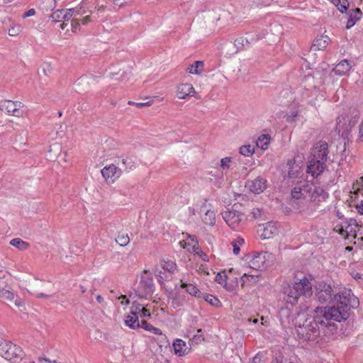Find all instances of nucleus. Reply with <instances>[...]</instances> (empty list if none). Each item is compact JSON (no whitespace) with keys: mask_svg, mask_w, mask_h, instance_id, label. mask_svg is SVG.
<instances>
[{"mask_svg":"<svg viewBox=\"0 0 363 363\" xmlns=\"http://www.w3.org/2000/svg\"><path fill=\"white\" fill-rule=\"evenodd\" d=\"M342 317L335 308L316 307L314 315L296 327L297 335L305 341H314L320 336L329 340L337 330V325L333 321L340 323Z\"/></svg>","mask_w":363,"mask_h":363,"instance_id":"nucleus-1","label":"nucleus"},{"mask_svg":"<svg viewBox=\"0 0 363 363\" xmlns=\"http://www.w3.org/2000/svg\"><path fill=\"white\" fill-rule=\"evenodd\" d=\"M315 297L321 303H333V306L324 308H333L340 312L342 316V321L347 320L351 309L359 306V299L352 294L350 290L341 291L332 280L316 281Z\"/></svg>","mask_w":363,"mask_h":363,"instance_id":"nucleus-2","label":"nucleus"},{"mask_svg":"<svg viewBox=\"0 0 363 363\" xmlns=\"http://www.w3.org/2000/svg\"><path fill=\"white\" fill-rule=\"evenodd\" d=\"M328 153V144L325 141L319 140L313 145L307 166V172L313 177H318L325 169Z\"/></svg>","mask_w":363,"mask_h":363,"instance_id":"nucleus-3","label":"nucleus"},{"mask_svg":"<svg viewBox=\"0 0 363 363\" xmlns=\"http://www.w3.org/2000/svg\"><path fill=\"white\" fill-rule=\"evenodd\" d=\"M312 285L308 279L303 278L298 281L287 284L283 288L284 300L294 306L298 303L301 297H310L312 295Z\"/></svg>","mask_w":363,"mask_h":363,"instance_id":"nucleus-4","label":"nucleus"},{"mask_svg":"<svg viewBox=\"0 0 363 363\" xmlns=\"http://www.w3.org/2000/svg\"><path fill=\"white\" fill-rule=\"evenodd\" d=\"M312 184L303 182L294 186L291 191V199L289 203L291 207L301 213L310 215L313 211V208L309 206L306 197L311 191Z\"/></svg>","mask_w":363,"mask_h":363,"instance_id":"nucleus-5","label":"nucleus"},{"mask_svg":"<svg viewBox=\"0 0 363 363\" xmlns=\"http://www.w3.org/2000/svg\"><path fill=\"white\" fill-rule=\"evenodd\" d=\"M0 346V354L6 360L12 363H28V358L19 346L9 341H4Z\"/></svg>","mask_w":363,"mask_h":363,"instance_id":"nucleus-6","label":"nucleus"},{"mask_svg":"<svg viewBox=\"0 0 363 363\" xmlns=\"http://www.w3.org/2000/svg\"><path fill=\"white\" fill-rule=\"evenodd\" d=\"M238 206L234 204L232 209L222 213V216L226 223L233 230H238L245 224L247 217L237 208Z\"/></svg>","mask_w":363,"mask_h":363,"instance_id":"nucleus-7","label":"nucleus"},{"mask_svg":"<svg viewBox=\"0 0 363 363\" xmlns=\"http://www.w3.org/2000/svg\"><path fill=\"white\" fill-rule=\"evenodd\" d=\"M359 118L358 111H353V116L350 118L338 117L337 118L336 130L340 135L344 138H348L353 127L357 123Z\"/></svg>","mask_w":363,"mask_h":363,"instance_id":"nucleus-8","label":"nucleus"},{"mask_svg":"<svg viewBox=\"0 0 363 363\" xmlns=\"http://www.w3.org/2000/svg\"><path fill=\"white\" fill-rule=\"evenodd\" d=\"M154 291L153 278L150 274L145 271L141 275L136 293L140 298H147V296H152Z\"/></svg>","mask_w":363,"mask_h":363,"instance_id":"nucleus-9","label":"nucleus"},{"mask_svg":"<svg viewBox=\"0 0 363 363\" xmlns=\"http://www.w3.org/2000/svg\"><path fill=\"white\" fill-rule=\"evenodd\" d=\"M23 104L21 101H13L11 100H4L0 102V109L7 113L9 115L21 117L23 116V111L21 108Z\"/></svg>","mask_w":363,"mask_h":363,"instance_id":"nucleus-10","label":"nucleus"},{"mask_svg":"<svg viewBox=\"0 0 363 363\" xmlns=\"http://www.w3.org/2000/svg\"><path fill=\"white\" fill-rule=\"evenodd\" d=\"M328 193L323 188L312 184L311 191L308 194V196L311 197L309 206L312 205L311 203L315 205H319L320 203L325 201L328 198Z\"/></svg>","mask_w":363,"mask_h":363,"instance_id":"nucleus-11","label":"nucleus"},{"mask_svg":"<svg viewBox=\"0 0 363 363\" xmlns=\"http://www.w3.org/2000/svg\"><path fill=\"white\" fill-rule=\"evenodd\" d=\"M101 172L106 182L113 183L121 177L122 171L115 164H111L109 166L104 167L101 169Z\"/></svg>","mask_w":363,"mask_h":363,"instance_id":"nucleus-12","label":"nucleus"},{"mask_svg":"<svg viewBox=\"0 0 363 363\" xmlns=\"http://www.w3.org/2000/svg\"><path fill=\"white\" fill-rule=\"evenodd\" d=\"M266 255L267 252H254L248 262L249 267L257 271L265 268V262L267 260Z\"/></svg>","mask_w":363,"mask_h":363,"instance_id":"nucleus-13","label":"nucleus"},{"mask_svg":"<svg viewBox=\"0 0 363 363\" xmlns=\"http://www.w3.org/2000/svg\"><path fill=\"white\" fill-rule=\"evenodd\" d=\"M0 296L7 300L13 298V294L8 284V275L3 271H0Z\"/></svg>","mask_w":363,"mask_h":363,"instance_id":"nucleus-14","label":"nucleus"},{"mask_svg":"<svg viewBox=\"0 0 363 363\" xmlns=\"http://www.w3.org/2000/svg\"><path fill=\"white\" fill-rule=\"evenodd\" d=\"M247 186L251 192L259 194L263 192L267 188V180L261 177H257L252 181H248Z\"/></svg>","mask_w":363,"mask_h":363,"instance_id":"nucleus-15","label":"nucleus"},{"mask_svg":"<svg viewBox=\"0 0 363 363\" xmlns=\"http://www.w3.org/2000/svg\"><path fill=\"white\" fill-rule=\"evenodd\" d=\"M259 38L258 34H252L248 38L239 37L235 40L234 45L238 50H240L249 48L252 42L257 41Z\"/></svg>","mask_w":363,"mask_h":363,"instance_id":"nucleus-16","label":"nucleus"},{"mask_svg":"<svg viewBox=\"0 0 363 363\" xmlns=\"http://www.w3.org/2000/svg\"><path fill=\"white\" fill-rule=\"evenodd\" d=\"M348 16L347 24H346V28L350 29L352 26H354V24L361 19L362 16V12L359 8L350 9L348 11V12L346 13Z\"/></svg>","mask_w":363,"mask_h":363,"instance_id":"nucleus-17","label":"nucleus"},{"mask_svg":"<svg viewBox=\"0 0 363 363\" xmlns=\"http://www.w3.org/2000/svg\"><path fill=\"white\" fill-rule=\"evenodd\" d=\"M262 228L259 230L260 232V237L262 239H269L277 233V228L271 222H267L262 225H259Z\"/></svg>","mask_w":363,"mask_h":363,"instance_id":"nucleus-18","label":"nucleus"},{"mask_svg":"<svg viewBox=\"0 0 363 363\" xmlns=\"http://www.w3.org/2000/svg\"><path fill=\"white\" fill-rule=\"evenodd\" d=\"M352 67V62H350L347 60H343L340 61L333 69V72L336 75H345L348 73Z\"/></svg>","mask_w":363,"mask_h":363,"instance_id":"nucleus-19","label":"nucleus"},{"mask_svg":"<svg viewBox=\"0 0 363 363\" xmlns=\"http://www.w3.org/2000/svg\"><path fill=\"white\" fill-rule=\"evenodd\" d=\"M318 96V90H310L308 89H301V97L306 100L307 103L313 106L316 107V96Z\"/></svg>","mask_w":363,"mask_h":363,"instance_id":"nucleus-20","label":"nucleus"},{"mask_svg":"<svg viewBox=\"0 0 363 363\" xmlns=\"http://www.w3.org/2000/svg\"><path fill=\"white\" fill-rule=\"evenodd\" d=\"M191 93H195L194 88L191 84H182L177 86V95L179 99H186Z\"/></svg>","mask_w":363,"mask_h":363,"instance_id":"nucleus-21","label":"nucleus"},{"mask_svg":"<svg viewBox=\"0 0 363 363\" xmlns=\"http://www.w3.org/2000/svg\"><path fill=\"white\" fill-rule=\"evenodd\" d=\"M206 204L203 203L201 207V211H205L204 215L202 216L203 222L208 225H214L216 223V213L213 211L211 210H205Z\"/></svg>","mask_w":363,"mask_h":363,"instance_id":"nucleus-22","label":"nucleus"},{"mask_svg":"<svg viewBox=\"0 0 363 363\" xmlns=\"http://www.w3.org/2000/svg\"><path fill=\"white\" fill-rule=\"evenodd\" d=\"M287 166L289 167L287 177L289 179L297 178L299 175V171L301 167L298 164H296L295 160H289L287 162Z\"/></svg>","mask_w":363,"mask_h":363,"instance_id":"nucleus-23","label":"nucleus"},{"mask_svg":"<svg viewBox=\"0 0 363 363\" xmlns=\"http://www.w3.org/2000/svg\"><path fill=\"white\" fill-rule=\"evenodd\" d=\"M173 347L176 354L179 356H184L186 354L188 347L186 342L181 339H177L173 342Z\"/></svg>","mask_w":363,"mask_h":363,"instance_id":"nucleus-24","label":"nucleus"},{"mask_svg":"<svg viewBox=\"0 0 363 363\" xmlns=\"http://www.w3.org/2000/svg\"><path fill=\"white\" fill-rule=\"evenodd\" d=\"M181 282H182L181 288L185 289L186 291L189 294H190L196 298H200L201 297L203 293L201 292V291L196 286H194L191 284L184 283L182 281V280H181Z\"/></svg>","mask_w":363,"mask_h":363,"instance_id":"nucleus-25","label":"nucleus"},{"mask_svg":"<svg viewBox=\"0 0 363 363\" xmlns=\"http://www.w3.org/2000/svg\"><path fill=\"white\" fill-rule=\"evenodd\" d=\"M75 10L73 16L74 18L71 21V26L72 28V31L76 32L77 29L79 28V17H81L83 14L86 13L84 10H82V8H76L74 9Z\"/></svg>","mask_w":363,"mask_h":363,"instance_id":"nucleus-26","label":"nucleus"},{"mask_svg":"<svg viewBox=\"0 0 363 363\" xmlns=\"http://www.w3.org/2000/svg\"><path fill=\"white\" fill-rule=\"evenodd\" d=\"M118 165L122 164L125 171L133 169L136 167L135 162L131 157H121L118 158Z\"/></svg>","mask_w":363,"mask_h":363,"instance_id":"nucleus-27","label":"nucleus"},{"mask_svg":"<svg viewBox=\"0 0 363 363\" xmlns=\"http://www.w3.org/2000/svg\"><path fill=\"white\" fill-rule=\"evenodd\" d=\"M140 328H143L147 331H150L155 335H161L162 339L164 340L167 338L166 335L162 334V332L160 328L154 327L150 323H147L146 320L141 321Z\"/></svg>","mask_w":363,"mask_h":363,"instance_id":"nucleus-28","label":"nucleus"},{"mask_svg":"<svg viewBox=\"0 0 363 363\" xmlns=\"http://www.w3.org/2000/svg\"><path fill=\"white\" fill-rule=\"evenodd\" d=\"M329 41L330 38L327 35H320L314 40L313 47L319 50H323L328 46Z\"/></svg>","mask_w":363,"mask_h":363,"instance_id":"nucleus-29","label":"nucleus"},{"mask_svg":"<svg viewBox=\"0 0 363 363\" xmlns=\"http://www.w3.org/2000/svg\"><path fill=\"white\" fill-rule=\"evenodd\" d=\"M125 323L127 326L134 330L140 328L138 315L129 314L125 320Z\"/></svg>","mask_w":363,"mask_h":363,"instance_id":"nucleus-30","label":"nucleus"},{"mask_svg":"<svg viewBox=\"0 0 363 363\" xmlns=\"http://www.w3.org/2000/svg\"><path fill=\"white\" fill-rule=\"evenodd\" d=\"M201 298H203L212 306L220 308L222 306V303L220 301V300L212 294L203 293Z\"/></svg>","mask_w":363,"mask_h":363,"instance_id":"nucleus-31","label":"nucleus"},{"mask_svg":"<svg viewBox=\"0 0 363 363\" xmlns=\"http://www.w3.org/2000/svg\"><path fill=\"white\" fill-rule=\"evenodd\" d=\"M203 69V61H196L193 65L187 68V71L194 74H200Z\"/></svg>","mask_w":363,"mask_h":363,"instance_id":"nucleus-32","label":"nucleus"},{"mask_svg":"<svg viewBox=\"0 0 363 363\" xmlns=\"http://www.w3.org/2000/svg\"><path fill=\"white\" fill-rule=\"evenodd\" d=\"M10 244L21 251L27 250L30 246L29 243L18 238L12 239Z\"/></svg>","mask_w":363,"mask_h":363,"instance_id":"nucleus-33","label":"nucleus"},{"mask_svg":"<svg viewBox=\"0 0 363 363\" xmlns=\"http://www.w3.org/2000/svg\"><path fill=\"white\" fill-rule=\"evenodd\" d=\"M269 140L270 138L269 135L263 134L257 138L256 145L261 149L266 150L269 143Z\"/></svg>","mask_w":363,"mask_h":363,"instance_id":"nucleus-34","label":"nucleus"},{"mask_svg":"<svg viewBox=\"0 0 363 363\" xmlns=\"http://www.w3.org/2000/svg\"><path fill=\"white\" fill-rule=\"evenodd\" d=\"M252 218L259 220H264L265 212L262 208H254L250 213Z\"/></svg>","mask_w":363,"mask_h":363,"instance_id":"nucleus-35","label":"nucleus"},{"mask_svg":"<svg viewBox=\"0 0 363 363\" xmlns=\"http://www.w3.org/2000/svg\"><path fill=\"white\" fill-rule=\"evenodd\" d=\"M227 279H228V277L227 275L225 274V272H218L216 276V279L215 280L219 284H221V285H223L228 291L231 290V286H227Z\"/></svg>","mask_w":363,"mask_h":363,"instance_id":"nucleus-36","label":"nucleus"},{"mask_svg":"<svg viewBox=\"0 0 363 363\" xmlns=\"http://www.w3.org/2000/svg\"><path fill=\"white\" fill-rule=\"evenodd\" d=\"M162 267L164 270H166L170 273H173L177 269V264L174 262L171 261V260L164 261L162 263Z\"/></svg>","mask_w":363,"mask_h":363,"instance_id":"nucleus-37","label":"nucleus"},{"mask_svg":"<svg viewBox=\"0 0 363 363\" xmlns=\"http://www.w3.org/2000/svg\"><path fill=\"white\" fill-rule=\"evenodd\" d=\"M244 243H245L244 239L242 238H240V237L236 238L235 240H234L232 242V245L233 247V251L235 255L239 254V252L240 251V246L242 245Z\"/></svg>","mask_w":363,"mask_h":363,"instance_id":"nucleus-38","label":"nucleus"},{"mask_svg":"<svg viewBox=\"0 0 363 363\" xmlns=\"http://www.w3.org/2000/svg\"><path fill=\"white\" fill-rule=\"evenodd\" d=\"M255 152V148L250 145H242L240 147V153L244 156H250Z\"/></svg>","mask_w":363,"mask_h":363,"instance_id":"nucleus-39","label":"nucleus"},{"mask_svg":"<svg viewBox=\"0 0 363 363\" xmlns=\"http://www.w3.org/2000/svg\"><path fill=\"white\" fill-rule=\"evenodd\" d=\"M280 320L282 323L288 320L290 315H291V311L287 307L286 308H281V310L279 312Z\"/></svg>","mask_w":363,"mask_h":363,"instance_id":"nucleus-40","label":"nucleus"},{"mask_svg":"<svg viewBox=\"0 0 363 363\" xmlns=\"http://www.w3.org/2000/svg\"><path fill=\"white\" fill-rule=\"evenodd\" d=\"M116 241L121 246H125L129 243L130 238L128 234H121L118 235V237L116 238Z\"/></svg>","mask_w":363,"mask_h":363,"instance_id":"nucleus-41","label":"nucleus"},{"mask_svg":"<svg viewBox=\"0 0 363 363\" xmlns=\"http://www.w3.org/2000/svg\"><path fill=\"white\" fill-rule=\"evenodd\" d=\"M63 13H65L64 9L56 10L52 13L51 18L54 21H62L64 20Z\"/></svg>","mask_w":363,"mask_h":363,"instance_id":"nucleus-42","label":"nucleus"},{"mask_svg":"<svg viewBox=\"0 0 363 363\" xmlns=\"http://www.w3.org/2000/svg\"><path fill=\"white\" fill-rule=\"evenodd\" d=\"M74 11H75V10L74 9H69L65 10V13H63V17H64L63 21H68L72 17L74 18L73 15H74Z\"/></svg>","mask_w":363,"mask_h":363,"instance_id":"nucleus-43","label":"nucleus"},{"mask_svg":"<svg viewBox=\"0 0 363 363\" xmlns=\"http://www.w3.org/2000/svg\"><path fill=\"white\" fill-rule=\"evenodd\" d=\"M140 307L141 305L140 303H138L136 302L133 303V305L130 307V313L133 315L135 314L138 315L142 309Z\"/></svg>","mask_w":363,"mask_h":363,"instance_id":"nucleus-44","label":"nucleus"},{"mask_svg":"<svg viewBox=\"0 0 363 363\" xmlns=\"http://www.w3.org/2000/svg\"><path fill=\"white\" fill-rule=\"evenodd\" d=\"M230 162H231V157H227L223 158L220 160V167L223 169H228L230 167Z\"/></svg>","mask_w":363,"mask_h":363,"instance_id":"nucleus-45","label":"nucleus"},{"mask_svg":"<svg viewBox=\"0 0 363 363\" xmlns=\"http://www.w3.org/2000/svg\"><path fill=\"white\" fill-rule=\"evenodd\" d=\"M128 104L130 105H135L136 107L138 108H142V107H144V106H149L150 105H152V101H148L147 102H134V101H128Z\"/></svg>","mask_w":363,"mask_h":363,"instance_id":"nucleus-46","label":"nucleus"},{"mask_svg":"<svg viewBox=\"0 0 363 363\" xmlns=\"http://www.w3.org/2000/svg\"><path fill=\"white\" fill-rule=\"evenodd\" d=\"M340 1H341V2L339 5L338 10L341 13H344V12L347 11V10L348 9L349 2L347 0H340Z\"/></svg>","mask_w":363,"mask_h":363,"instance_id":"nucleus-47","label":"nucleus"},{"mask_svg":"<svg viewBox=\"0 0 363 363\" xmlns=\"http://www.w3.org/2000/svg\"><path fill=\"white\" fill-rule=\"evenodd\" d=\"M257 277L258 275H248L246 273H245L242 277L241 281H242V284H244L247 281H250L251 279H255V277Z\"/></svg>","mask_w":363,"mask_h":363,"instance_id":"nucleus-48","label":"nucleus"},{"mask_svg":"<svg viewBox=\"0 0 363 363\" xmlns=\"http://www.w3.org/2000/svg\"><path fill=\"white\" fill-rule=\"evenodd\" d=\"M139 315L141 318H150L151 317V313H150V311L145 308H143L141 309V311L139 313Z\"/></svg>","mask_w":363,"mask_h":363,"instance_id":"nucleus-49","label":"nucleus"},{"mask_svg":"<svg viewBox=\"0 0 363 363\" xmlns=\"http://www.w3.org/2000/svg\"><path fill=\"white\" fill-rule=\"evenodd\" d=\"M35 14V10L34 9H30L23 14V18H26L30 16H33Z\"/></svg>","mask_w":363,"mask_h":363,"instance_id":"nucleus-50","label":"nucleus"},{"mask_svg":"<svg viewBox=\"0 0 363 363\" xmlns=\"http://www.w3.org/2000/svg\"><path fill=\"white\" fill-rule=\"evenodd\" d=\"M91 21V17L90 15L86 16L85 17H83L82 18H79V23L82 25H86L89 22Z\"/></svg>","mask_w":363,"mask_h":363,"instance_id":"nucleus-51","label":"nucleus"},{"mask_svg":"<svg viewBox=\"0 0 363 363\" xmlns=\"http://www.w3.org/2000/svg\"><path fill=\"white\" fill-rule=\"evenodd\" d=\"M129 0H113V4L116 6H122L125 4Z\"/></svg>","mask_w":363,"mask_h":363,"instance_id":"nucleus-52","label":"nucleus"},{"mask_svg":"<svg viewBox=\"0 0 363 363\" xmlns=\"http://www.w3.org/2000/svg\"><path fill=\"white\" fill-rule=\"evenodd\" d=\"M359 139L363 142V123H361L359 127Z\"/></svg>","mask_w":363,"mask_h":363,"instance_id":"nucleus-53","label":"nucleus"},{"mask_svg":"<svg viewBox=\"0 0 363 363\" xmlns=\"http://www.w3.org/2000/svg\"><path fill=\"white\" fill-rule=\"evenodd\" d=\"M356 208L359 214L363 215V201H361L359 203L357 204Z\"/></svg>","mask_w":363,"mask_h":363,"instance_id":"nucleus-54","label":"nucleus"},{"mask_svg":"<svg viewBox=\"0 0 363 363\" xmlns=\"http://www.w3.org/2000/svg\"><path fill=\"white\" fill-rule=\"evenodd\" d=\"M19 28H11L9 30V34L11 36L18 35Z\"/></svg>","mask_w":363,"mask_h":363,"instance_id":"nucleus-55","label":"nucleus"},{"mask_svg":"<svg viewBox=\"0 0 363 363\" xmlns=\"http://www.w3.org/2000/svg\"><path fill=\"white\" fill-rule=\"evenodd\" d=\"M172 305L174 308H177L181 306L177 298H174L172 301Z\"/></svg>","mask_w":363,"mask_h":363,"instance_id":"nucleus-56","label":"nucleus"},{"mask_svg":"<svg viewBox=\"0 0 363 363\" xmlns=\"http://www.w3.org/2000/svg\"><path fill=\"white\" fill-rule=\"evenodd\" d=\"M51 296H52V295L45 294H43V293H37V294H35V297L38 298H50Z\"/></svg>","mask_w":363,"mask_h":363,"instance_id":"nucleus-57","label":"nucleus"},{"mask_svg":"<svg viewBox=\"0 0 363 363\" xmlns=\"http://www.w3.org/2000/svg\"><path fill=\"white\" fill-rule=\"evenodd\" d=\"M128 73L126 72H123V73L121 74V79L122 81H126V79H128Z\"/></svg>","mask_w":363,"mask_h":363,"instance_id":"nucleus-58","label":"nucleus"},{"mask_svg":"<svg viewBox=\"0 0 363 363\" xmlns=\"http://www.w3.org/2000/svg\"><path fill=\"white\" fill-rule=\"evenodd\" d=\"M330 1L338 9L339 5L341 2L340 0H330Z\"/></svg>","mask_w":363,"mask_h":363,"instance_id":"nucleus-59","label":"nucleus"},{"mask_svg":"<svg viewBox=\"0 0 363 363\" xmlns=\"http://www.w3.org/2000/svg\"><path fill=\"white\" fill-rule=\"evenodd\" d=\"M96 301H98V303H102L104 302V298H103V297L101 295H97L96 296Z\"/></svg>","mask_w":363,"mask_h":363,"instance_id":"nucleus-60","label":"nucleus"},{"mask_svg":"<svg viewBox=\"0 0 363 363\" xmlns=\"http://www.w3.org/2000/svg\"><path fill=\"white\" fill-rule=\"evenodd\" d=\"M248 321L249 322H252L253 323L256 324V323H258L259 320H258V318H250L248 319Z\"/></svg>","mask_w":363,"mask_h":363,"instance_id":"nucleus-61","label":"nucleus"},{"mask_svg":"<svg viewBox=\"0 0 363 363\" xmlns=\"http://www.w3.org/2000/svg\"><path fill=\"white\" fill-rule=\"evenodd\" d=\"M105 8H106V7H105V6H100V7L98 9V12H97V13H99V12H103V11H105Z\"/></svg>","mask_w":363,"mask_h":363,"instance_id":"nucleus-62","label":"nucleus"},{"mask_svg":"<svg viewBox=\"0 0 363 363\" xmlns=\"http://www.w3.org/2000/svg\"><path fill=\"white\" fill-rule=\"evenodd\" d=\"M354 278L355 279H357H357H362V275H361L360 274H359V273H357V274H355V276L354 277Z\"/></svg>","mask_w":363,"mask_h":363,"instance_id":"nucleus-63","label":"nucleus"},{"mask_svg":"<svg viewBox=\"0 0 363 363\" xmlns=\"http://www.w3.org/2000/svg\"><path fill=\"white\" fill-rule=\"evenodd\" d=\"M353 224H355V225H357L356 220H354V219H351V220H350V225H353Z\"/></svg>","mask_w":363,"mask_h":363,"instance_id":"nucleus-64","label":"nucleus"}]
</instances>
